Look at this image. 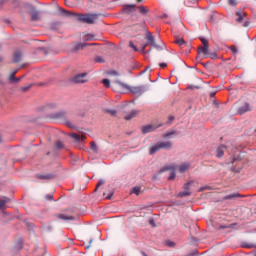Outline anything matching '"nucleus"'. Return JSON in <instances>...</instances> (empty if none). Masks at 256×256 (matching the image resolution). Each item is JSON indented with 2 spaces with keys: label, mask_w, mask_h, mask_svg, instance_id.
Segmentation results:
<instances>
[{
  "label": "nucleus",
  "mask_w": 256,
  "mask_h": 256,
  "mask_svg": "<svg viewBox=\"0 0 256 256\" xmlns=\"http://www.w3.org/2000/svg\"><path fill=\"white\" fill-rule=\"evenodd\" d=\"M32 87L31 84L27 85V86H24V87H21L20 90L23 92V93H26V91H29V88Z\"/></svg>",
  "instance_id": "obj_38"
},
{
  "label": "nucleus",
  "mask_w": 256,
  "mask_h": 256,
  "mask_svg": "<svg viewBox=\"0 0 256 256\" xmlns=\"http://www.w3.org/2000/svg\"><path fill=\"white\" fill-rule=\"evenodd\" d=\"M175 120V117H173V116H170L169 117V121L171 122V121H174Z\"/></svg>",
  "instance_id": "obj_61"
},
{
  "label": "nucleus",
  "mask_w": 256,
  "mask_h": 256,
  "mask_svg": "<svg viewBox=\"0 0 256 256\" xmlns=\"http://www.w3.org/2000/svg\"><path fill=\"white\" fill-rule=\"evenodd\" d=\"M159 151H161V146L159 145V142H158L149 149V154L150 155H155V153H157Z\"/></svg>",
  "instance_id": "obj_12"
},
{
  "label": "nucleus",
  "mask_w": 256,
  "mask_h": 256,
  "mask_svg": "<svg viewBox=\"0 0 256 256\" xmlns=\"http://www.w3.org/2000/svg\"><path fill=\"white\" fill-rule=\"evenodd\" d=\"M60 11H62V13H65L66 15H69V12L63 9H60Z\"/></svg>",
  "instance_id": "obj_60"
},
{
  "label": "nucleus",
  "mask_w": 256,
  "mask_h": 256,
  "mask_svg": "<svg viewBox=\"0 0 256 256\" xmlns=\"http://www.w3.org/2000/svg\"><path fill=\"white\" fill-rule=\"evenodd\" d=\"M97 63H105V59L102 57H97Z\"/></svg>",
  "instance_id": "obj_50"
},
{
  "label": "nucleus",
  "mask_w": 256,
  "mask_h": 256,
  "mask_svg": "<svg viewBox=\"0 0 256 256\" xmlns=\"http://www.w3.org/2000/svg\"><path fill=\"white\" fill-rule=\"evenodd\" d=\"M146 39L148 41V45H151V47H154L155 49L158 50H162L163 47L157 45V43H155V37L153 36V34L151 32H146Z\"/></svg>",
  "instance_id": "obj_5"
},
{
  "label": "nucleus",
  "mask_w": 256,
  "mask_h": 256,
  "mask_svg": "<svg viewBox=\"0 0 256 256\" xmlns=\"http://www.w3.org/2000/svg\"><path fill=\"white\" fill-rule=\"evenodd\" d=\"M229 5H232L233 7H235V5H237V0H228Z\"/></svg>",
  "instance_id": "obj_45"
},
{
  "label": "nucleus",
  "mask_w": 256,
  "mask_h": 256,
  "mask_svg": "<svg viewBox=\"0 0 256 256\" xmlns=\"http://www.w3.org/2000/svg\"><path fill=\"white\" fill-rule=\"evenodd\" d=\"M87 81H89V78L87 77V73L76 74L75 76L70 78V82L75 84H83V83H87Z\"/></svg>",
  "instance_id": "obj_4"
},
{
  "label": "nucleus",
  "mask_w": 256,
  "mask_h": 256,
  "mask_svg": "<svg viewBox=\"0 0 256 256\" xmlns=\"http://www.w3.org/2000/svg\"><path fill=\"white\" fill-rule=\"evenodd\" d=\"M58 219H62L63 221H73V219H75V217L67 216L65 214H59Z\"/></svg>",
  "instance_id": "obj_25"
},
{
  "label": "nucleus",
  "mask_w": 256,
  "mask_h": 256,
  "mask_svg": "<svg viewBox=\"0 0 256 256\" xmlns=\"http://www.w3.org/2000/svg\"><path fill=\"white\" fill-rule=\"evenodd\" d=\"M65 5H67V7H71V3L69 2V0L65 1Z\"/></svg>",
  "instance_id": "obj_57"
},
{
  "label": "nucleus",
  "mask_w": 256,
  "mask_h": 256,
  "mask_svg": "<svg viewBox=\"0 0 256 256\" xmlns=\"http://www.w3.org/2000/svg\"><path fill=\"white\" fill-rule=\"evenodd\" d=\"M246 16H247V13H245V11H243V10L236 12L237 23H241L243 21V19H245Z\"/></svg>",
  "instance_id": "obj_11"
},
{
  "label": "nucleus",
  "mask_w": 256,
  "mask_h": 256,
  "mask_svg": "<svg viewBox=\"0 0 256 256\" xmlns=\"http://www.w3.org/2000/svg\"><path fill=\"white\" fill-rule=\"evenodd\" d=\"M184 189L185 191H189V189H191V183L187 182L186 184H184Z\"/></svg>",
  "instance_id": "obj_44"
},
{
  "label": "nucleus",
  "mask_w": 256,
  "mask_h": 256,
  "mask_svg": "<svg viewBox=\"0 0 256 256\" xmlns=\"http://www.w3.org/2000/svg\"><path fill=\"white\" fill-rule=\"evenodd\" d=\"M241 247H243V249H256V244L251 242H243Z\"/></svg>",
  "instance_id": "obj_18"
},
{
  "label": "nucleus",
  "mask_w": 256,
  "mask_h": 256,
  "mask_svg": "<svg viewBox=\"0 0 256 256\" xmlns=\"http://www.w3.org/2000/svg\"><path fill=\"white\" fill-rule=\"evenodd\" d=\"M30 16H31V21H39V12L31 11Z\"/></svg>",
  "instance_id": "obj_26"
},
{
  "label": "nucleus",
  "mask_w": 256,
  "mask_h": 256,
  "mask_svg": "<svg viewBox=\"0 0 256 256\" xmlns=\"http://www.w3.org/2000/svg\"><path fill=\"white\" fill-rule=\"evenodd\" d=\"M155 129H157V126H154V125H148V126H144L142 128V132L144 134H147V133H151L152 131H155Z\"/></svg>",
  "instance_id": "obj_14"
},
{
  "label": "nucleus",
  "mask_w": 256,
  "mask_h": 256,
  "mask_svg": "<svg viewBox=\"0 0 256 256\" xmlns=\"http://www.w3.org/2000/svg\"><path fill=\"white\" fill-rule=\"evenodd\" d=\"M87 47H95L96 43H86Z\"/></svg>",
  "instance_id": "obj_55"
},
{
  "label": "nucleus",
  "mask_w": 256,
  "mask_h": 256,
  "mask_svg": "<svg viewBox=\"0 0 256 256\" xmlns=\"http://www.w3.org/2000/svg\"><path fill=\"white\" fill-rule=\"evenodd\" d=\"M124 9L125 11H133V9H135V5H128Z\"/></svg>",
  "instance_id": "obj_42"
},
{
  "label": "nucleus",
  "mask_w": 256,
  "mask_h": 256,
  "mask_svg": "<svg viewBox=\"0 0 256 256\" xmlns=\"http://www.w3.org/2000/svg\"><path fill=\"white\" fill-rule=\"evenodd\" d=\"M109 75H114L115 77L119 76V72L117 71H110Z\"/></svg>",
  "instance_id": "obj_48"
},
{
  "label": "nucleus",
  "mask_w": 256,
  "mask_h": 256,
  "mask_svg": "<svg viewBox=\"0 0 256 256\" xmlns=\"http://www.w3.org/2000/svg\"><path fill=\"white\" fill-rule=\"evenodd\" d=\"M147 45H149V43H146V44H144V45L142 46V52L145 53V49H147Z\"/></svg>",
  "instance_id": "obj_54"
},
{
  "label": "nucleus",
  "mask_w": 256,
  "mask_h": 256,
  "mask_svg": "<svg viewBox=\"0 0 256 256\" xmlns=\"http://www.w3.org/2000/svg\"><path fill=\"white\" fill-rule=\"evenodd\" d=\"M132 193H134L135 195H139V193H141V187H134Z\"/></svg>",
  "instance_id": "obj_36"
},
{
  "label": "nucleus",
  "mask_w": 256,
  "mask_h": 256,
  "mask_svg": "<svg viewBox=\"0 0 256 256\" xmlns=\"http://www.w3.org/2000/svg\"><path fill=\"white\" fill-rule=\"evenodd\" d=\"M196 255H197V251H194V252L187 254L186 256H196Z\"/></svg>",
  "instance_id": "obj_52"
},
{
  "label": "nucleus",
  "mask_w": 256,
  "mask_h": 256,
  "mask_svg": "<svg viewBox=\"0 0 256 256\" xmlns=\"http://www.w3.org/2000/svg\"><path fill=\"white\" fill-rule=\"evenodd\" d=\"M243 27H249V22L246 21V22L243 24Z\"/></svg>",
  "instance_id": "obj_58"
},
{
  "label": "nucleus",
  "mask_w": 256,
  "mask_h": 256,
  "mask_svg": "<svg viewBox=\"0 0 256 256\" xmlns=\"http://www.w3.org/2000/svg\"><path fill=\"white\" fill-rule=\"evenodd\" d=\"M138 113H139V111L133 110L130 114L126 115V116L124 117V119H125L126 121H131V119H134V117H137Z\"/></svg>",
  "instance_id": "obj_20"
},
{
  "label": "nucleus",
  "mask_w": 256,
  "mask_h": 256,
  "mask_svg": "<svg viewBox=\"0 0 256 256\" xmlns=\"http://www.w3.org/2000/svg\"><path fill=\"white\" fill-rule=\"evenodd\" d=\"M64 123L66 127H69L70 129H73L75 127L71 122L67 121V118L64 120Z\"/></svg>",
  "instance_id": "obj_37"
},
{
  "label": "nucleus",
  "mask_w": 256,
  "mask_h": 256,
  "mask_svg": "<svg viewBox=\"0 0 256 256\" xmlns=\"http://www.w3.org/2000/svg\"><path fill=\"white\" fill-rule=\"evenodd\" d=\"M175 131H171V132H166L165 134H164V139H167L168 137H171V135H175Z\"/></svg>",
  "instance_id": "obj_40"
},
{
  "label": "nucleus",
  "mask_w": 256,
  "mask_h": 256,
  "mask_svg": "<svg viewBox=\"0 0 256 256\" xmlns=\"http://www.w3.org/2000/svg\"><path fill=\"white\" fill-rule=\"evenodd\" d=\"M165 245H166V247H175V242H173V241H166Z\"/></svg>",
  "instance_id": "obj_41"
},
{
  "label": "nucleus",
  "mask_w": 256,
  "mask_h": 256,
  "mask_svg": "<svg viewBox=\"0 0 256 256\" xmlns=\"http://www.w3.org/2000/svg\"><path fill=\"white\" fill-rule=\"evenodd\" d=\"M174 43H176V45H179V47H181L182 49L183 47H187V42H185L183 38H176Z\"/></svg>",
  "instance_id": "obj_19"
},
{
  "label": "nucleus",
  "mask_w": 256,
  "mask_h": 256,
  "mask_svg": "<svg viewBox=\"0 0 256 256\" xmlns=\"http://www.w3.org/2000/svg\"><path fill=\"white\" fill-rule=\"evenodd\" d=\"M158 144L160 145V149L169 150L173 147V142L171 141H159Z\"/></svg>",
  "instance_id": "obj_10"
},
{
  "label": "nucleus",
  "mask_w": 256,
  "mask_h": 256,
  "mask_svg": "<svg viewBox=\"0 0 256 256\" xmlns=\"http://www.w3.org/2000/svg\"><path fill=\"white\" fill-rule=\"evenodd\" d=\"M9 201H11V199H9L8 197H2L0 200V209H5V205H7Z\"/></svg>",
  "instance_id": "obj_22"
},
{
  "label": "nucleus",
  "mask_w": 256,
  "mask_h": 256,
  "mask_svg": "<svg viewBox=\"0 0 256 256\" xmlns=\"http://www.w3.org/2000/svg\"><path fill=\"white\" fill-rule=\"evenodd\" d=\"M239 197L238 193L229 194L223 197L224 201L231 200V199H237Z\"/></svg>",
  "instance_id": "obj_27"
},
{
  "label": "nucleus",
  "mask_w": 256,
  "mask_h": 256,
  "mask_svg": "<svg viewBox=\"0 0 256 256\" xmlns=\"http://www.w3.org/2000/svg\"><path fill=\"white\" fill-rule=\"evenodd\" d=\"M16 73H17V70H16V71H14V72L12 73V75H14V76H15V75H16Z\"/></svg>",
  "instance_id": "obj_64"
},
{
  "label": "nucleus",
  "mask_w": 256,
  "mask_h": 256,
  "mask_svg": "<svg viewBox=\"0 0 256 256\" xmlns=\"http://www.w3.org/2000/svg\"><path fill=\"white\" fill-rule=\"evenodd\" d=\"M114 192L113 190H110L108 192H103L102 193V197H105V199H111V197H113Z\"/></svg>",
  "instance_id": "obj_29"
},
{
  "label": "nucleus",
  "mask_w": 256,
  "mask_h": 256,
  "mask_svg": "<svg viewBox=\"0 0 256 256\" xmlns=\"http://www.w3.org/2000/svg\"><path fill=\"white\" fill-rule=\"evenodd\" d=\"M91 153H97V144H95V142H91L90 157H91Z\"/></svg>",
  "instance_id": "obj_32"
},
{
  "label": "nucleus",
  "mask_w": 256,
  "mask_h": 256,
  "mask_svg": "<svg viewBox=\"0 0 256 256\" xmlns=\"http://www.w3.org/2000/svg\"><path fill=\"white\" fill-rule=\"evenodd\" d=\"M63 147H65V145L63 144V142L61 140H58L55 142V149H63Z\"/></svg>",
  "instance_id": "obj_31"
},
{
  "label": "nucleus",
  "mask_w": 256,
  "mask_h": 256,
  "mask_svg": "<svg viewBox=\"0 0 256 256\" xmlns=\"http://www.w3.org/2000/svg\"><path fill=\"white\" fill-rule=\"evenodd\" d=\"M210 97H215V92H211Z\"/></svg>",
  "instance_id": "obj_62"
},
{
  "label": "nucleus",
  "mask_w": 256,
  "mask_h": 256,
  "mask_svg": "<svg viewBox=\"0 0 256 256\" xmlns=\"http://www.w3.org/2000/svg\"><path fill=\"white\" fill-rule=\"evenodd\" d=\"M128 45H129V47H130L131 49H133V51H135V52L139 51V48H137V46H135V44L133 43V41H130Z\"/></svg>",
  "instance_id": "obj_35"
},
{
  "label": "nucleus",
  "mask_w": 256,
  "mask_h": 256,
  "mask_svg": "<svg viewBox=\"0 0 256 256\" xmlns=\"http://www.w3.org/2000/svg\"><path fill=\"white\" fill-rule=\"evenodd\" d=\"M107 113H109V115L112 117H115V115H117V110H107Z\"/></svg>",
  "instance_id": "obj_43"
},
{
  "label": "nucleus",
  "mask_w": 256,
  "mask_h": 256,
  "mask_svg": "<svg viewBox=\"0 0 256 256\" xmlns=\"http://www.w3.org/2000/svg\"><path fill=\"white\" fill-rule=\"evenodd\" d=\"M37 178L49 181L51 179H55V175H53V174H39V175H37Z\"/></svg>",
  "instance_id": "obj_13"
},
{
  "label": "nucleus",
  "mask_w": 256,
  "mask_h": 256,
  "mask_svg": "<svg viewBox=\"0 0 256 256\" xmlns=\"http://www.w3.org/2000/svg\"><path fill=\"white\" fill-rule=\"evenodd\" d=\"M82 39H83V41H93V39H95V35H93L91 33H84L82 35Z\"/></svg>",
  "instance_id": "obj_21"
},
{
  "label": "nucleus",
  "mask_w": 256,
  "mask_h": 256,
  "mask_svg": "<svg viewBox=\"0 0 256 256\" xmlns=\"http://www.w3.org/2000/svg\"><path fill=\"white\" fill-rule=\"evenodd\" d=\"M76 17L78 21L88 25H93L97 21V14H77Z\"/></svg>",
  "instance_id": "obj_3"
},
{
  "label": "nucleus",
  "mask_w": 256,
  "mask_h": 256,
  "mask_svg": "<svg viewBox=\"0 0 256 256\" xmlns=\"http://www.w3.org/2000/svg\"><path fill=\"white\" fill-rule=\"evenodd\" d=\"M159 66L162 68H165V67H167V63H160Z\"/></svg>",
  "instance_id": "obj_56"
},
{
  "label": "nucleus",
  "mask_w": 256,
  "mask_h": 256,
  "mask_svg": "<svg viewBox=\"0 0 256 256\" xmlns=\"http://www.w3.org/2000/svg\"><path fill=\"white\" fill-rule=\"evenodd\" d=\"M225 149H227V147H225V146H220L218 149H217V151H216V157H218V158H221V157H223V155L225 154Z\"/></svg>",
  "instance_id": "obj_17"
},
{
  "label": "nucleus",
  "mask_w": 256,
  "mask_h": 256,
  "mask_svg": "<svg viewBox=\"0 0 256 256\" xmlns=\"http://www.w3.org/2000/svg\"><path fill=\"white\" fill-rule=\"evenodd\" d=\"M189 195H191V191H187V190L180 192L178 194V196H180V197H189Z\"/></svg>",
  "instance_id": "obj_33"
},
{
  "label": "nucleus",
  "mask_w": 256,
  "mask_h": 256,
  "mask_svg": "<svg viewBox=\"0 0 256 256\" xmlns=\"http://www.w3.org/2000/svg\"><path fill=\"white\" fill-rule=\"evenodd\" d=\"M85 47H87V44L85 43H77L73 45V51H82V49H85Z\"/></svg>",
  "instance_id": "obj_15"
},
{
  "label": "nucleus",
  "mask_w": 256,
  "mask_h": 256,
  "mask_svg": "<svg viewBox=\"0 0 256 256\" xmlns=\"http://www.w3.org/2000/svg\"><path fill=\"white\" fill-rule=\"evenodd\" d=\"M165 171H171L170 175L168 177L169 181H173V179H175V177H177V174L175 173V168L172 166H164L161 170L160 173H165Z\"/></svg>",
  "instance_id": "obj_6"
},
{
  "label": "nucleus",
  "mask_w": 256,
  "mask_h": 256,
  "mask_svg": "<svg viewBox=\"0 0 256 256\" xmlns=\"http://www.w3.org/2000/svg\"><path fill=\"white\" fill-rule=\"evenodd\" d=\"M187 169H189V164L188 163L181 164L178 167V170H179L180 173H185V171H187Z\"/></svg>",
  "instance_id": "obj_28"
},
{
  "label": "nucleus",
  "mask_w": 256,
  "mask_h": 256,
  "mask_svg": "<svg viewBox=\"0 0 256 256\" xmlns=\"http://www.w3.org/2000/svg\"><path fill=\"white\" fill-rule=\"evenodd\" d=\"M21 57H23L21 50H16L14 53V63H19V61H21Z\"/></svg>",
  "instance_id": "obj_16"
},
{
  "label": "nucleus",
  "mask_w": 256,
  "mask_h": 256,
  "mask_svg": "<svg viewBox=\"0 0 256 256\" xmlns=\"http://www.w3.org/2000/svg\"><path fill=\"white\" fill-rule=\"evenodd\" d=\"M48 109H55V107H57V104L52 103V104H48Z\"/></svg>",
  "instance_id": "obj_47"
},
{
  "label": "nucleus",
  "mask_w": 256,
  "mask_h": 256,
  "mask_svg": "<svg viewBox=\"0 0 256 256\" xmlns=\"http://www.w3.org/2000/svg\"><path fill=\"white\" fill-rule=\"evenodd\" d=\"M5 1H7V0H0V5H3V3H5Z\"/></svg>",
  "instance_id": "obj_63"
},
{
  "label": "nucleus",
  "mask_w": 256,
  "mask_h": 256,
  "mask_svg": "<svg viewBox=\"0 0 256 256\" xmlns=\"http://www.w3.org/2000/svg\"><path fill=\"white\" fill-rule=\"evenodd\" d=\"M230 51H232V53H234V55H237V53H239V50L237 49V46H231Z\"/></svg>",
  "instance_id": "obj_39"
},
{
  "label": "nucleus",
  "mask_w": 256,
  "mask_h": 256,
  "mask_svg": "<svg viewBox=\"0 0 256 256\" xmlns=\"http://www.w3.org/2000/svg\"><path fill=\"white\" fill-rule=\"evenodd\" d=\"M70 137L73 139L75 143H83V141H85L86 139L85 135L77 133L70 134Z\"/></svg>",
  "instance_id": "obj_8"
},
{
  "label": "nucleus",
  "mask_w": 256,
  "mask_h": 256,
  "mask_svg": "<svg viewBox=\"0 0 256 256\" xmlns=\"http://www.w3.org/2000/svg\"><path fill=\"white\" fill-rule=\"evenodd\" d=\"M200 41L203 46L199 48V53H203L206 58L217 59L216 52H209V41H207L205 38H200Z\"/></svg>",
  "instance_id": "obj_2"
},
{
  "label": "nucleus",
  "mask_w": 256,
  "mask_h": 256,
  "mask_svg": "<svg viewBox=\"0 0 256 256\" xmlns=\"http://www.w3.org/2000/svg\"><path fill=\"white\" fill-rule=\"evenodd\" d=\"M102 84L104 87H111V81L109 79H103Z\"/></svg>",
  "instance_id": "obj_34"
},
{
  "label": "nucleus",
  "mask_w": 256,
  "mask_h": 256,
  "mask_svg": "<svg viewBox=\"0 0 256 256\" xmlns=\"http://www.w3.org/2000/svg\"><path fill=\"white\" fill-rule=\"evenodd\" d=\"M105 184V180H99L98 184H97V188L99 189V187H101V185Z\"/></svg>",
  "instance_id": "obj_46"
},
{
  "label": "nucleus",
  "mask_w": 256,
  "mask_h": 256,
  "mask_svg": "<svg viewBox=\"0 0 256 256\" xmlns=\"http://www.w3.org/2000/svg\"><path fill=\"white\" fill-rule=\"evenodd\" d=\"M46 199L48 201H53V195L49 194V195H46Z\"/></svg>",
  "instance_id": "obj_51"
},
{
  "label": "nucleus",
  "mask_w": 256,
  "mask_h": 256,
  "mask_svg": "<svg viewBox=\"0 0 256 256\" xmlns=\"http://www.w3.org/2000/svg\"><path fill=\"white\" fill-rule=\"evenodd\" d=\"M21 81V78H15L14 83H19Z\"/></svg>",
  "instance_id": "obj_59"
},
{
  "label": "nucleus",
  "mask_w": 256,
  "mask_h": 256,
  "mask_svg": "<svg viewBox=\"0 0 256 256\" xmlns=\"http://www.w3.org/2000/svg\"><path fill=\"white\" fill-rule=\"evenodd\" d=\"M139 12L141 13V15H147V13H149V8L145 7V6H140L138 7Z\"/></svg>",
  "instance_id": "obj_30"
},
{
  "label": "nucleus",
  "mask_w": 256,
  "mask_h": 256,
  "mask_svg": "<svg viewBox=\"0 0 256 256\" xmlns=\"http://www.w3.org/2000/svg\"><path fill=\"white\" fill-rule=\"evenodd\" d=\"M119 87H123L124 89H127V91H129V93H132V95H136L137 97H141V95H143V93H146V91H147V86H145V85L130 86L127 84H123L119 81L114 82L112 84L113 91L119 92Z\"/></svg>",
  "instance_id": "obj_1"
},
{
  "label": "nucleus",
  "mask_w": 256,
  "mask_h": 256,
  "mask_svg": "<svg viewBox=\"0 0 256 256\" xmlns=\"http://www.w3.org/2000/svg\"><path fill=\"white\" fill-rule=\"evenodd\" d=\"M149 223H150V225H152V227H155V220L150 219V220H149Z\"/></svg>",
  "instance_id": "obj_53"
},
{
  "label": "nucleus",
  "mask_w": 256,
  "mask_h": 256,
  "mask_svg": "<svg viewBox=\"0 0 256 256\" xmlns=\"http://www.w3.org/2000/svg\"><path fill=\"white\" fill-rule=\"evenodd\" d=\"M248 111H251V107H250L249 103H245L244 105H242L238 108L239 115L248 113Z\"/></svg>",
  "instance_id": "obj_9"
},
{
  "label": "nucleus",
  "mask_w": 256,
  "mask_h": 256,
  "mask_svg": "<svg viewBox=\"0 0 256 256\" xmlns=\"http://www.w3.org/2000/svg\"><path fill=\"white\" fill-rule=\"evenodd\" d=\"M9 201H11V199H9L8 197H2L0 200V209H5V205H7Z\"/></svg>",
  "instance_id": "obj_23"
},
{
  "label": "nucleus",
  "mask_w": 256,
  "mask_h": 256,
  "mask_svg": "<svg viewBox=\"0 0 256 256\" xmlns=\"http://www.w3.org/2000/svg\"><path fill=\"white\" fill-rule=\"evenodd\" d=\"M51 118L52 119H58V120L64 122L67 119V112L66 111L56 112V113L51 115Z\"/></svg>",
  "instance_id": "obj_7"
},
{
  "label": "nucleus",
  "mask_w": 256,
  "mask_h": 256,
  "mask_svg": "<svg viewBox=\"0 0 256 256\" xmlns=\"http://www.w3.org/2000/svg\"><path fill=\"white\" fill-rule=\"evenodd\" d=\"M9 201H11V199H9L8 197H2L0 200V209H5V205H7Z\"/></svg>",
  "instance_id": "obj_24"
},
{
  "label": "nucleus",
  "mask_w": 256,
  "mask_h": 256,
  "mask_svg": "<svg viewBox=\"0 0 256 256\" xmlns=\"http://www.w3.org/2000/svg\"><path fill=\"white\" fill-rule=\"evenodd\" d=\"M15 74H11L10 77H9V80L12 81V83L15 82Z\"/></svg>",
  "instance_id": "obj_49"
}]
</instances>
